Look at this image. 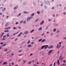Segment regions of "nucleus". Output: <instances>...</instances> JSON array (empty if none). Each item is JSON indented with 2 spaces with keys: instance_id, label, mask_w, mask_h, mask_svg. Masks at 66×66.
<instances>
[{
  "instance_id": "obj_1",
  "label": "nucleus",
  "mask_w": 66,
  "mask_h": 66,
  "mask_svg": "<svg viewBox=\"0 0 66 66\" xmlns=\"http://www.w3.org/2000/svg\"><path fill=\"white\" fill-rule=\"evenodd\" d=\"M53 51L52 50H51L48 52V55H50L51 54Z\"/></svg>"
},
{
  "instance_id": "obj_2",
  "label": "nucleus",
  "mask_w": 66,
  "mask_h": 66,
  "mask_svg": "<svg viewBox=\"0 0 66 66\" xmlns=\"http://www.w3.org/2000/svg\"><path fill=\"white\" fill-rule=\"evenodd\" d=\"M31 18H32V17L28 18L27 19V21H29Z\"/></svg>"
},
{
  "instance_id": "obj_3",
  "label": "nucleus",
  "mask_w": 66,
  "mask_h": 66,
  "mask_svg": "<svg viewBox=\"0 0 66 66\" xmlns=\"http://www.w3.org/2000/svg\"><path fill=\"white\" fill-rule=\"evenodd\" d=\"M61 45H59V44H58L57 46H56V48L58 49H59V48L61 47Z\"/></svg>"
},
{
  "instance_id": "obj_4",
  "label": "nucleus",
  "mask_w": 66,
  "mask_h": 66,
  "mask_svg": "<svg viewBox=\"0 0 66 66\" xmlns=\"http://www.w3.org/2000/svg\"><path fill=\"white\" fill-rule=\"evenodd\" d=\"M53 47V46L52 45L48 47L49 49H52Z\"/></svg>"
},
{
  "instance_id": "obj_5",
  "label": "nucleus",
  "mask_w": 66,
  "mask_h": 66,
  "mask_svg": "<svg viewBox=\"0 0 66 66\" xmlns=\"http://www.w3.org/2000/svg\"><path fill=\"white\" fill-rule=\"evenodd\" d=\"M7 44L6 43H5L3 45H2L1 46L2 47H4V46H5Z\"/></svg>"
},
{
  "instance_id": "obj_6",
  "label": "nucleus",
  "mask_w": 66,
  "mask_h": 66,
  "mask_svg": "<svg viewBox=\"0 0 66 66\" xmlns=\"http://www.w3.org/2000/svg\"><path fill=\"white\" fill-rule=\"evenodd\" d=\"M45 47H46V45H44V46H42V47H41V49H44V48H45Z\"/></svg>"
},
{
  "instance_id": "obj_7",
  "label": "nucleus",
  "mask_w": 66,
  "mask_h": 66,
  "mask_svg": "<svg viewBox=\"0 0 66 66\" xmlns=\"http://www.w3.org/2000/svg\"><path fill=\"white\" fill-rule=\"evenodd\" d=\"M22 34V32H21L20 34L18 35V37H20Z\"/></svg>"
},
{
  "instance_id": "obj_8",
  "label": "nucleus",
  "mask_w": 66,
  "mask_h": 66,
  "mask_svg": "<svg viewBox=\"0 0 66 66\" xmlns=\"http://www.w3.org/2000/svg\"><path fill=\"white\" fill-rule=\"evenodd\" d=\"M31 47L32 45L30 44L28 46V48H31Z\"/></svg>"
},
{
  "instance_id": "obj_9",
  "label": "nucleus",
  "mask_w": 66,
  "mask_h": 66,
  "mask_svg": "<svg viewBox=\"0 0 66 66\" xmlns=\"http://www.w3.org/2000/svg\"><path fill=\"white\" fill-rule=\"evenodd\" d=\"M11 29V27H9L7 28H5V30H7L8 29Z\"/></svg>"
},
{
  "instance_id": "obj_10",
  "label": "nucleus",
  "mask_w": 66,
  "mask_h": 66,
  "mask_svg": "<svg viewBox=\"0 0 66 66\" xmlns=\"http://www.w3.org/2000/svg\"><path fill=\"white\" fill-rule=\"evenodd\" d=\"M4 32H2L1 35V37H2V36L3 35H4Z\"/></svg>"
},
{
  "instance_id": "obj_11",
  "label": "nucleus",
  "mask_w": 66,
  "mask_h": 66,
  "mask_svg": "<svg viewBox=\"0 0 66 66\" xmlns=\"http://www.w3.org/2000/svg\"><path fill=\"white\" fill-rule=\"evenodd\" d=\"M19 32V31H18L16 33H14V34H13V35H16V34H18V33Z\"/></svg>"
},
{
  "instance_id": "obj_12",
  "label": "nucleus",
  "mask_w": 66,
  "mask_h": 66,
  "mask_svg": "<svg viewBox=\"0 0 66 66\" xmlns=\"http://www.w3.org/2000/svg\"><path fill=\"white\" fill-rule=\"evenodd\" d=\"M3 65H7V62H4L3 63Z\"/></svg>"
},
{
  "instance_id": "obj_13",
  "label": "nucleus",
  "mask_w": 66,
  "mask_h": 66,
  "mask_svg": "<svg viewBox=\"0 0 66 66\" xmlns=\"http://www.w3.org/2000/svg\"><path fill=\"white\" fill-rule=\"evenodd\" d=\"M9 23H7L6 24L5 26V27H7V26H9Z\"/></svg>"
},
{
  "instance_id": "obj_14",
  "label": "nucleus",
  "mask_w": 66,
  "mask_h": 66,
  "mask_svg": "<svg viewBox=\"0 0 66 66\" xmlns=\"http://www.w3.org/2000/svg\"><path fill=\"white\" fill-rule=\"evenodd\" d=\"M57 64L59 65H60V62H59V60H57Z\"/></svg>"
},
{
  "instance_id": "obj_15",
  "label": "nucleus",
  "mask_w": 66,
  "mask_h": 66,
  "mask_svg": "<svg viewBox=\"0 0 66 66\" xmlns=\"http://www.w3.org/2000/svg\"><path fill=\"white\" fill-rule=\"evenodd\" d=\"M62 55H60V57L59 59V60H60L61 59V58H62Z\"/></svg>"
},
{
  "instance_id": "obj_16",
  "label": "nucleus",
  "mask_w": 66,
  "mask_h": 66,
  "mask_svg": "<svg viewBox=\"0 0 66 66\" xmlns=\"http://www.w3.org/2000/svg\"><path fill=\"white\" fill-rule=\"evenodd\" d=\"M44 21H42L40 23V24H43V23H44Z\"/></svg>"
},
{
  "instance_id": "obj_17",
  "label": "nucleus",
  "mask_w": 66,
  "mask_h": 66,
  "mask_svg": "<svg viewBox=\"0 0 66 66\" xmlns=\"http://www.w3.org/2000/svg\"><path fill=\"white\" fill-rule=\"evenodd\" d=\"M45 41H46V40H45V39H44L42 40L41 42L42 43V42H45Z\"/></svg>"
},
{
  "instance_id": "obj_18",
  "label": "nucleus",
  "mask_w": 66,
  "mask_h": 66,
  "mask_svg": "<svg viewBox=\"0 0 66 66\" xmlns=\"http://www.w3.org/2000/svg\"><path fill=\"white\" fill-rule=\"evenodd\" d=\"M9 32V30H5L4 31V32H5V33H6V32Z\"/></svg>"
},
{
  "instance_id": "obj_19",
  "label": "nucleus",
  "mask_w": 66,
  "mask_h": 66,
  "mask_svg": "<svg viewBox=\"0 0 66 66\" xmlns=\"http://www.w3.org/2000/svg\"><path fill=\"white\" fill-rule=\"evenodd\" d=\"M48 45H46L45 47V49H46L47 48H48Z\"/></svg>"
},
{
  "instance_id": "obj_20",
  "label": "nucleus",
  "mask_w": 66,
  "mask_h": 66,
  "mask_svg": "<svg viewBox=\"0 0 66 66\" xmlns=\"http://www.w3.org/2000/svg\"><path fill=\"white\" fill-rule=\"evenodd\" d=\"M28 31L24 32V34H28Z\"/></svg>"
},
{
  "instance_id": "obj_21",
  "label": "nucleus",
  "mask_w": 66,
  "mask_h": 66,
  "mask_svg": "<svg viewBox=\"0 0 66 66\" xmlns=\"http://www.w3.org/2000/svg\"><path fill=\"white\" fill-rule=\"evenodd\" d=\"M23 64H24V63H26V62H27V61H26L24 60H23Z\"/></svg>"
},
{
  "instance_id": "obj_22",
  "label": "nucleus",
  "mask_w": 66,
  "mask_h": 66,
  "mask_svg": "<svg viewBox=\"0 0 66 66\" xmlns=\"http://www.w3.org/2000/svg\"><path fill=\"white\" fill-rule=\"evenodd\" d=\"M24 13L26 14H28V12H24Z\"/></svg>"
},
{
  "instance_id": "obj_23",
  "label": "nucleus",
  "mask_w": 66,
  "mask_h": 66,
  "mask_svg": "<svg viewBox=\"0 0 66 66\" xmlns=\"http://www.w3.org/2000/svg\"><path fill=\"white\" fill-rule=\"evenodd\" d=\"M5 10V8H4L2 10V11H3V12H4Z\"/></svg>"
},
{
  "instance_id": "obj_24",
  "label": "nucleus",
  "mask_w": 66,
  "mask_h": 66,
  "mask_svg": "<svg viewBox=\"0 0 66 66\" xmlns=\"http://www.w3.org/2000/svg\"><path fill=\"white\" fill-rule=\"evenodd\" d=\"M42 29V28L40 27V28H39V31H41Z\"/></svg>"
},
{
  "instance_id": "obj_25",
  "label": "nucleus",
  "mask_w": 66,
  "mask_h": 66,
  "mask_svg": "<svg viewBox=\"0 0 66 66\" xmlns=\"http://www.w3.org/2000/svg\"><path fill=\"white\" fill-rule=\"evenodd\" d=\"M18 7V6H16V7L14 8V10H16Z\"/></svg>"
},
{
  "instance_id": "obj_26",
  "label": "nucleus",
  "mask_w": 66,
  "mask_h": 66,
  "mask_svg": "<svg viewBox=\"0 0 66 66\" xmlns=\"http://www.w3.org/2000/svg\"><path fill=\"white\" fill-rule=\"evenodd\" d=\"M34 30H32L31 31L30 33H32V32H34Z\"/></svg>"
},
{
  "instance_id": "obj_27",
  "label": "nucleus",
  "mask_w": 66,
  "mask_h": 66,
  "mask_svg": "<svg viewBox=\"0 0 66 66\" xmlns=\"http://www.w3.org/2000/svg\"><path fill=\"white\" fill-rule=\"evenodd\" d=\"M56 29L55 28L54 29V30H53V32H56Z\"/></svg>"
},
{
  "instance_id": "obj_28",
  "label": "nucleus",
  "mask_w": 66,
  "mask_h": 66,
  "mask_svg": "<svg viewBox=\"0 0 66 66\" xmlns=\"http://www.w3.org/2000/svg\"><path fill=\"white\" fill-rule=\"evenodd\" d=\"M42 40V39H40L39 40V42H41Z\"/></svg>"
},
{
  "instance_id": "obj_29",
  "label": "nucleus",
  "mask_w": 66,
  "mask_h": 66,
  "mask_svg": "<svg viewBox=\"0 0 66 66\" xmlns=\"http://www.w3.org/2000/svg\"><path fill=\"white\" fill-rule=\"evenodd\" d=\"M30 43V40H29L28 41V42H27V44H29Z\"/></svg>"
},
{
  "instance_id": "obj_30",
  "label": "nucleus",
  "mask_w": 66,
  "mask_h": 66,
  "mask_svg": "<svg viewBox=\"0 0 66 66\" xmlns=\"http://www.w3.org/2000/svg\"><path fill=\"white\" fill-rule=\"evenodd\" d=\"M34 15V13H33L31 15V16H33Z\"/></svg>"
},
{
  "instance_id": "obj_31",
  "label": "nucleus",
  "mask_w": 66,
  "mask_h": 66,
  "mask_svg": "<svg viewBox=\"0 0 66 66\" xmlns=\"http://www.w3.org/2000/svg\"><path fill=\"white\" fill-rule=\"evenodd\" d=\"M37 14H40V13L38 11H37Z\"/></svg>"
},
{
  "instance_id": "obj_32",
  "label": "nucleus",
  "mask_w": 66,
  "mask_h": 66,
  "mask_svg": "<svg viewBox=\"0 0 66 66\" xmlns=\"http://www.w3.org/2000/svg\"><path fill=\"white\" fill-rule=\"evenodd\" d=\"M60 30H58L57 31V33H60Z\"/></svg>"
},
{
  "instance_id": "obj_33",
  "label": "nucleus",
  "mask_w": 66,
  "mask_h": 66,
  "mask_svg": "<svg viewBox=\"0 0 66 66\" xmlns=\"http://www.w3.org/2000/svg\"><path fill=\"white\" fill-rule=\"evenodd\" d=\"M7 37H9L10 36V35H9V33L7 34Z\"/></svg>"
},
{
  "instance_id": "obj_34",
  "label": "nucleus",
  "mask_w": 66,
  "mask_h": 66,
  "mask_svg": "<svg viewBox=\"0 0 66 66\" xmlns=\"http://www.w3.org/2000/svg\"><path fill=\"white\" fill-rule=\"evenodd\" d=\"M43 35H44V33H43L42 34L41 36H43Z\"/></svg>"
},
{
  "instance_id": "obj_35",
  "label": "nucleus",
  "mask_w": 66,
  "mask_h": 66,
  "mask_svg": "<svg viewBox=\"0 0 66 66\" xmlns=\"http://www.w3.org/2000/svg\"><path fill=\"white\" fill-rule=\"evenodd\" d=\"M61 45V42H60L59 43V45Z\"/></svg>"
},
{
  "instance_id": "obj_36",
  "label": "nucleus",
  "mask_w": 66,
  "mask_h": 66,
  "mask_svg": "<svg viewBox=\"0 0 66 66\" xmlns=\"http://www.w3.org/2000/svg\"><path fill=\"white\" fill-rule=\"evenodd\" d=\"M4 51H7V49H5V50H4Z\"/></svg>"
},
{
  "instance_id": "obj_37",
  "label": "nucleus",
  "mask_w": 66,
  "mask_h": 66,
  "mask_svg": "<svg viewBox=\"0 0 66 66\" xmlns=\"http://www.w3.org/2000/svg\"><path fill=\"white\" fill-rule=\"evenodd\" d=\"M4 43L3 42H1V45H2V44H3Z\"/></svg>"
},
{
  "instance_id": "obj_38",
  "label": "nucleus",
  "mask_w": 66,
  "mask_h": 66,
  "mask_svg": "<svg viewBox=\"0 0 66 66\" xmlns=\"http://www.w3.org/2000/svg\"><path fill=\"white\" fill-rule=\"evenodd\" d=\"M31 63H32V62H31H31H30L28 63V64H31Z\"/></svg>"
},
{
  "instance_id": "obj_39",
  "label": "nucleus",
  "mask_w": 66,
  "mask_h": 66,
  "mask_svg": "<svg viewBox=\"0 0 66 66\" xmlns=\"http://www.w3.org/2000/svg\"><path fill=\"white\" fill-rule=\"evenodd\" d=\"M26 21H23L24 24H25V23H26Z\"/></svg>"
},
{
  "instance_id": "obj_40",
  "label": "nucleus",
  "mask_w": 66,
  "mask_h": 66,
  "mask_svg": "<svg viewBox=\"0 0 66 66\" xmlns=\"http://www.w3.org/2000/svg\"><path fill=\"white\" fill-rule=\"evenodd\" d=\"M17 28H16L15 27H14L13 28V29H14V30H15Z\"/></svg>"
},
{
  "instance_id": "obj_41",
  "label": "nucleus",
  "mask_w": 66,
  "mask_h": 66,
  "mask_svg": "<svg viewBox=\"0 0 66 66\" xmlns=\"http://www.w3.org/2000/svg\"><path fill=\"white\" fill-rule=\"evenodd\" d=\"M22 51V50H20L19 51V52L20 53V52H21Z\"/></svg>"
},
{
  "instance_id": "obj_42",
  "label": "nucleus",
  "mask_w": 66,
  "mask_h": 66,
  "mask_svg": "<svg viewBox=\"0 0 66 66\" xmlns=\"http://www.w3.org/2000/svg\"><path fill=\"white\" fill-rule=\"evenodd\" d=\"M5 37H6V36H4L3 37V38H5Z\"/></svg>"
},
{
  "instance_id": "obj_43",
  "label": "nucleus",
  "mask_w": 66,
  "mask_h": 66,
  "mask_svg": "<svg viewBox=\"0 0 66 66\" xmlns=\"http://www.w3.org/2000/svg\"><path fill=\"white\" fill-rule=\"evenodd\" d=\"M32 55H33V54L31 53V54L30 55V56H32Z\"/></svg>"
},
{
  "instance_id": "obj_44",
  "label": "nucleus",
  "mask_w": 66,
  "mask_h": 66,
  "mask_svg": "<svg viewBox=\"0 0 66 66\" xmlns=\"http://www.w3.org/2000/svg\"><path fill=\"white\" fill-rule=\"evenodd\" d=\"M22 22H23V21H21L20 22V23H22Z\"/></svg>"
},
{
  "instance_id": "obj_45",
  "label": "nucleus",
  "mask_w": 66,
  "mask_h": 66,
  "mask_svg": "<svg viewBox=\"0 0 66 66\" xmlns=\"http://www.w3.org/2000/svg\"><path fill=\"white\" fill-rule=\"evenodd\" d=\"M5 38H3L2 39V40H5Z\"/></svg>"
},
{
  "instance_id": "obj_46",
  "label": "nucleus",
  "mask_w": 66,
  "mask_h": 66,
  "mask_svg": "<svg viewBox=\"0 0 66 66\" xmlns=\"http://www.w3.org/2000/svg\"><path fill=\"white\" fill-rule=\"evenodd\" d=\"M62 65L63 66H64V65H65V64L63 63L62 64Z\"/></svg>"
},
{
  "instance_id": "obj_47",
  "label": "nucleus",
  "mask_w": 66,
  "mask_h": 66,
  "mask_svg": "<svg viewBox=\"0 0 66 66\" xmlns=\"http://www.w3.org/2000/svg\"><path fill=\"white\" fill-rule=\"evenodd\" d=\"M51 20H52L48 19V21H51Z\"/></svg>"
},
{
  "instance_id": "obj_48",
  "label": "nucleus",
  "mask_w": 66,
  "mask_h": 66,
  "mask_svg": "<svg viewBox=\"0 0 66 66\" xmlns=\"http://www.w3.org/2000/svg\"><path fill=\"white\" fill-rule=\"evenodd\" d=\"M38 19H37L36 21V22H37V21H38Z\"/></svg>"
},
{
  "instance_id": "obj_49",
  "label": "nucleus",
  "mask_w": 66,
  "mask_h": 66,
  "mask_svg": "<svg viewBox=\"0 0 66 66\" xmlns=\"http://www.w3.org/2000/svg\"><path fill=\"white\" fill-rule=\"evenodd\" d=\"M16 24H18V22H17L15 23Z\"/></svg>"
},
{
  "instance_id": "obj_50",
  "label": "nucleus",
  "mask_w": 66,
  "mask_h": 66,
  "mask_svg": "<svg viewBox=\"0 0 66 66\" xmlns=\"http://www.w3.org/2000/svg\"><path fill=\"white\" fill-rule=\"evenodd\" d=\"M12 65H14V63H13L12 62Z\"/></svg>"
},
{
  "instance_id": "obj_51",
  "label": "nucleus",
  "mask_w": 66,
  "mask_h": 66,
  "mask_svg": "<svg viewBox=\"0 0 66 66\" xmlns=\"http://www.w3.org/2000/svg\"><path fill=\"white\" fill-rule=\"evenodd\" d=\"M48 29V26H47V28H46V30H47Z\"/></svg>"
},
{
  "instance_id": "obj_52",
  "label": "nucleus",
  "mask_w": 66,
  "mask_h": 66,
  "mask_svg": "<svg viewBox=\"0 0 66 66\" xmlns=\"http://www.w3.org/2000/svg\"><path fill=\"white\" fill-rule=\"evenodd\" d=\"M18 28H19V29H21V28H20V27H18Z\"/></svg>"
},
{
  "instance_id": "obj_53",
  "label": "nucleus",
  "mask_w": 66,
  "mask_h": 66,
  "mask_svg": "<svg viewBox=\"0 0 66 66\" xmlns=\"http://www.w3.org/2000/svg\"><path fill=\"white\" fill-rule=\"evenodd\" d=\"M22 55H19V56H22Z\"/></svg>"
},
{
  "instance_id": "obj_54",
  "label": "nucleus",
  "mask_w": 66,
  "mask_h": 66,
  "mask_svg": "<svg viewBox=\"0 0 66 66\" xmlns=\"http://www.w3.org/2000/svg\"><path fill=\"white\" fill-rule=\"evenodd\" d=\"M0 15H2V14L1 13H0Z\"/></svg>"
},
{
  "instance_id": "obj_55",
  "label": "nucleus",
  "mask_w": 66,
  "mask_h": 66,
  "mask_svg": "<svg viewBox=\"0 0 66 66\" xmlns=\"http://www.w3.org/2000/svg\"><path fill=\"white\" fill-rule=\"evenodd\" d=\"M63 14L64 15H66V13H65V12H64L63 13Z\"/></svg>"
},
{
  "instance_id": "obj_56",
  "label": "nucleus",
  "mask_w": 66,
  "mask_h": 66,
  "mask_svg": "<svg viewBox=\"0 0 66 66\" xmlns=\"http://www.w3.org/2000/svg\"><path fill=\"white\" fill-rule=\"evenodd\" d=\"M52 16L53 17H55V16L54 15V14H53Z\"/></svg>"
},
{
  "instance_id": "obj_57",
  "label": "nucleus",
  "mask_w": 66,
  "mask_h": 66,
  "mask_svg": "<svg viewBox=\"0 0 66 66\" xmlns=\"http://www.w3.org/2000/svg\"><path fill=\"white\" fill-rule=\"evenodd\" d=\"M36 64H39V63L38 62H36Z\"/></svg>"
},
{
  "instance_id": "obj_58",
  "label": "nucleus",
  "mask_w": 66,
  "mask_h": 66,
  "mask_svg": "<svg viewBox=\"0 0 66 66\" xmlns=\"http://www.w3.org/2000/svg\"><path fill=\"white\" fill-rule=\"evenodd\" d=\"M52 65H53L52 64H51L50 65V66H52Z\"/></svg>"
},
{
  "instance_id": "obj_59",
  "label": "nucleus",
  "mask_w": 66,
  "mask_h": 66,
  "mask_svg": "<svg viewBox=\"0 0 66 66\" xmlns=\"http://www.w3.org/2000/svg\"><path fill=\"white\" fill-rule=\"evenodd\" d=\"M36 64H34V66H36Z\"/></svg>"
},
{
  "instance_id": "obj_60",
  "label": "nucleus",
  "mask_w": 66,
  "mask_h": 66,
  "mask_svg": "<svg viewBox=\"0 0 66 66\" xmlns=\"http://www.w3.org/2000/svg\"><path fill=\"white\" fill-rule=\"evenodd\" d=\"M47 34H49V33L48 32H46Z\"/></svg>"
},
{
  "instance_id": "obj_61",
  "label": "nucleus",
  "mask_w": 66,
  "mask_h": 66,
  "mask_svg": "<svg viewBox=\"0 0 66 66\" xmlns=\"http://www.w3.org/2000/svg\"><path fill=\"white\" fill-rule=\"evenodd\" d=\"M63 62H64V63H65L66 62V61H65V60H64Z\"/></svg>"
},
{
  "instance_id": "obj_62",
  "label": "nucleus",
  "mask_w": 66,
  "mask_h": 66,
  "mask_svg": "<svg viewBox=\"0 0 66 66\" xmlns=\"http://www.w3.org/2000/svg\"><path fill=\"white\" fill-rule=\"evenodd\" d=\"M19 16H21V13H20L19 14Z\"/></svg>"
},
{
  "instance_id": "obj_63",
  "label": "nucleus",
  "mask_w": 66,
  "mask_h": 66,
  "mask_svg": "<svg viewBox=\"0 0 66 66\" xmlns=\"http://www.w3.org/2000/svg\"><path fill=\"white\" fill-rule=\"evenodd\" d=\"M34 43L33 42H32L31 43V44H33Z\"/></svg>"
},
{
  "instance_id": "obj_64",
  "label": "nucleus",
  "mask_w": 66,
  "mask_h": 66,
  "mask_svg": "<svg viewBox=\"0 0 66 66\" xmlns=\"http://www.w3.org/2000/svg\"><path fill=\"white\" fill-rule=\"evenodd\" d=\"M54 9V7H53L52 8V9L53 10V9Z\"/></svg>"
}]
</instances>
